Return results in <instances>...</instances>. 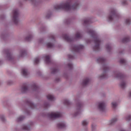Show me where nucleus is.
Returning <instances> with one entry per match:
<instances>
[{"instance_id": "nucleus-2", "label": "nucleus", "mask_w": 131, "mask_h": 131, "mask_svg": "<svg viewBox=\"0 0 131 131\" xmlns=\"http://www.w3.org/2000/svg\"><path fill=\"white\" fill-rule=\"evenodd\" d=\"M51 117H54V118L59 117V114H53L51 115Z\"/></svg>"}, {"instance_id": "nucleus-6", "label": "nucleus", "mask_w": 131, "mask_h": 131, "mask_svg": "<svg viewBox=\"0 0 131 131\" xmlns=\"http://www.w3.org/2000/svg\"><path fill=\"white\" fill-rule=\"evenodd\" d=\"M82 124H83V125H85L86 124H88V121H83L82 122Z\"/></svg>"}, {"instance_id": "nucleus-3", "label": "nucleus", "mask_w": 131, "mask_h": 131, "mask_svg": "<svg viewBox=\"0 0 131 131\" xmlns=\"http://www.w3.org/2000/svg\"><path fill=\"white\" fill-rule=\"evenodd\" d=\"M112 107L113 108H115L117 106V103H116V102H112Z\"/></svg>"}, {"instance_id": "nucleus-5", "label": "nucleus", "mask_w": 131, "mask_h": 131, "mask_svg": "<svg viewBox=\"0 0 131 131\" xmlns=\"http://www.w3.org/2000/svg\"><path fill=\"white\" fill-rule=\"evenodd\" d=\"M23 74L24 75H27V72L26 71V70H23Z\"/></svg>"}, {"instance_id": "nucleus-1", "label": "nucleus", "mask_w": 131, "mask_h": 131, "mask_svg": "<svg viewBox=\"0 0 131 131\" xmlns=\"http://www.w3.org/2000/svg\"><path fill=\"white\" fill-rule=\"evenodd\" d=\"M98 108L99 110H104L105 108V104L103 103H99L98 104Z\"/></svg>"}, {"instance_id": "nucleus-4", "label": "nucleus", "mask_w": 131, "mask_h": 131, "mask_svg": "<svg viewBox=\"0 0 131 131\" xmlns=\"http://www.w3.org/2000/svg\"><path fill=\"white\" fill-rule=\"evenodd\" d=\"M48 99H49V100H53V96L52 95H48L47 97Z\"/></svg>"}, {"instance_id": "nucleus-7", "label": "nucleus", "mask_w": 131, "mask_h": 131, "mask_svg": "<svg viewBox=\"0 0 131 131\" xmlns=\"http://www.w3.org/2000/svg\"><path fill=\"white\" fill-rule=\"evenodd\" d=\"M20 120V119L18 120V121Z\"/></svg>"}]
</instances>
